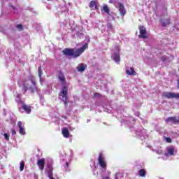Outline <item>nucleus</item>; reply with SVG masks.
I'll return each mask as SVG.
<instances>
[{"label":"nucleus","instance_id":"obj_1","mask_svg":"<svg viewBox=\"0 0 179 179\" xmlns=\"http://www.w3.org/2000/svg\"><path fill=\"white\" fill-rule=\"evenodd\" d=\"M87 47V43H85L81 48H78L76 52L73 49L66 48L63 50V54L64 55L72 57L73 58H78V57H80V55L85 52V50H86Z\"/></svg>","mask_w":179,"mask_h":179},{"label":"nucleus","instance_id":"obj_2","mask_svg":"<svg viewBox=\"0 0 179 179\" xmlns=\"http://www.w3.org/2000/svg\"><path fill=\"white\" fill-rule=\"evenodd\" d=\"M19 86L23 87V90L27 92V90H31V92H34L36 89V81L34 80H27L26 81H18Z\"/></svg>","mask_w":179,"mask_h":179},{"label":"nucleus","instance_id":"obj_3","mask_svg":"<svg viewBox=\"0 0 179 179\" xmlns=\"http://www.w3.org/2000/svg\"><path fill=\"white\" fill-rule=\"evenodd\" d=\"M71 160L72 158L69 156H66V153H63L60 155L61 164L63 166L66 171H68Z\"/></svg>","mask_w":179,"mask_h":179},{"label":"nucleus","instance_id":"obj_4","mask_svg":"<svg viewBox=\"0 0 179 179\" xmlns=\"http://www.w3.org/2000/svg\"><path fill=\"white\" fill-rule=\"evenodd\" d=\"M59 99L64 103V105L68 104V88L66 87H63L60 94L59 95Z\"/></svg>","mask_w":179,"mask_h":179},{"label":"nucleus","instance_id":"obj_5","mask_svg":"<svg viewBox=\"0 0 179 179\" xmlns=\"http://www.w3.org/2000/svg\"><path fill=\"white\" fill-rule=\"evenodd\" d=\"M52 159L49 158L47 159V168L45 171V174L49 177L50 179H55L52 177Z\"/></svg>","mask_w":179,"mask_h":179},{"label":"nucleus","instance_id":"obj_6","mask_svg":"<svg viewBox=\"0 0 179 179\" xmlns=\"http://www.w3.org/2000/svg\"><path fill=\"white\" fill-rule=\"evenodd\" d=\"M98 163L101 167V171H106L107 170V162H106V158H104V155L103 153H100L98 157Z\"/></svg>","mask_w":179,"mask_h":179},{"label":"nucleus","instance_id":"obj_7","mask_svg":"<svg viewBox=\"0 0 179 179\" xmlns=\"http://www.w3.org/2000/svg\"><path fill=\"white\" fill-rule=\"evenodd\" d=\"M112 59L115 61L116 64H120L121 61V57L120 56V47L117 46L113 51Z\"/></svg>","mask_w":179,"mask_h":179},{"label":"nucleus","instance_id":"obj_8","mask_svg":"<svg viewBox=\"0 0 179 179\" xmlns=\"http://www.w3.org/2000/svg\"><path fill=\"white\" fill-rule=\"evenodd\" d=\"M101 12H104L107 15H108V17L109 20H114L115 19V14L113 13H110V8H108V6L106 4H103L101 8Z\"/></svg>","mask_w":179,"mask_h":179},{"label":"nucleus","instance_id":"obj_9","mask_svg":"<svg viewBox=\"0 0 179 179\" xmlns=\"http://www.w3.org/2000/svg\"><path fill=\"white\" fill-rule=\"evenodd\" d=\"M136 135H138L141 137V139H146L148 138V134H146V130L145 129H140L139 130H135Z\"/></svg>","mask_w":179,"mask_h":179},{"label":"nucleus","instance_id":"obj_10","mask_svg":"<svg viewBox=\"0 0 179 179\" xmlns=\"http://www.w3.org/2000/svg\"><path fill=\"white\" fill-rule=\"evenodd\" d=\"M164 97L166 99H179V93H174V92H164L162 94Z\"/></svg>","mask_w":179,"mask_h":179},{"label":"nucleus","instance_id":"obj_11","mask_svg":"<svg viewBox=\"0 0 179 179\" xmlns=\"http://www.w3.org/2000/svg\"><path fill=\"white\" fill-rule=\"evenodd\" d=\"M115 6L120 11L121 16H125V15L127 14V10H125V7L124 6V5L121 3H119Z\"/></svg>","mask_w":179,"mask_h":179},{"label":"nucleus","instance_id":"obj_12","mask_svg":"<svg viewBox=\"0 0 179 179\" xmlns=\"http://www.w3.org/2000/svg\"><path fill=\"white\" fill-rule=\"evenodd\" d=\"M166 122H172L173 124H179V117H170L165 120Z\"/></svg>","mask_w":179,"mask_h":179},{"label":"nucleus","instance_id":"obj_13","mask_svg":"<svg viewBox=\"0 0 179 179\" xmlns=\"http://www.w3.org/2000/svg\"><path fill=\"white\" fill-rule=\"evenodd\" d=\"M90 8L92 10H96V9H98L99 8V1L94 0L91 1L90 3Z\"/></svg>","mask_w":179,"mask_h":179},{"label":"nucleus","instance_id":"obj_14","mask_svg":"<svg viewBox=\"0 0 179 179\" xmlns=\"http://www.w3.org/2000/svg\"><path fill=\"white\" fill-rule=\"evenodd\" d=\"M139 30H140V35L139 37L141 38H146V28H145L143 26L139 27Z\"/></svg>","mask_w":179,"mask_h":179},{"label":"nucleus","instance_id":"obj_15","mask_svg":"<svg viewBox=\"0 0 179 179\" xmlns=\"http://www.w3.org/2000/svg\"><path fill=\"white\" fill-rule=\"evenodd\" d=\"M17 127L19 128V132L20 135H26V131L24 130V125L22 124L21 121H19L17 122Z\"/></svg>","mask_w":179,"mask_h":179},{"label":"nucleus","instance_id":"obj_16","mask_svg":"<svg viewBox=\"0 0 179 179\" xmlns=\"http://www.w3.org/2000/svg\"><path fill=\"white\" fill-rule=\"evenodd\" d=\"M175 148L173 146H169L166 148V152L165 156H173L174 155Z\"/></svg>","mask_w":179,"mask_h":179},{"label":"nucleus","instance_id":"obj_17","mask_svg":"<svg viewBox=\"0 0 179 179\" xmlns=\"http://www.w3.org/2000/svg\"><path fill=\"white\" fill-rule=\"evenodd\" d=\"M45 163V159L44 158H42L38 161L37 164L40 170H44Z\"/></svg>","mask_w":179,"mask_h":179},{"label":"nucleus","instance_id":"obj_18","mask_svg":"<svg viewBox=\"0 0 179 179\" xmlns=\"http://www.w3.org/2000/svg\"><path fill=\"white\" fill-rule=\"evenodd\" d=\"M85 70H86V64H80L77 66V71L78 72H85Z\"/></svg>","mask_w":179,"mask_h":179},{"label":"nucleus","instance_id":"obj_19","mask_svg":"<svg viewBox=\"0 0 179 179\" xmlns=\"http://www.w3.org/2000/svg\"><path fill=\"white\" fill-rule=\"evenodd\" d=\"M126 73L129 76H134V75H136V73L135 72V69H134V68L131 67V68L127 69Z\"/></svg>","mask_w":179,"mask_h":179},{"label":"nucleus","instance_id":"obj_20","mask_svg":"<svg viewBox=\"0 0 179 179\" xmlns=\"http://www.w3.org/2000/svg\"><path fill=\"white\" fill-rule=\"evenodd\" d=\"M62 134L64 138H69V130H68L66 128H63L62 129Z\"/></svg>","mask_w":179,"mask_h":179},{"label":"nucleus","instance_id":"obj_21","mask_svg":"<svg viewBox=\"0 0 179 179\" xmlns=\"http://www.w3.org/2000/svg\"><path fill=\"white\" fill-rule=\"evenodd\" d=\"M38 76L40 78V83H41V85H43V83L44 82V80H43V78H41V76L43 75V71H41V66L38 67Z\"/></svg>","mask_w":179,"mask_h":179},{"label":"nucleus","instance_id":"obj_22","mask_svg":"<svg viewBox=\"0 0 179 179\" xmlns=\"http://www.w3.org/2000/svg\"><path fill=\"white\" fill-rule=\"evenodd\" d=\"M58 78H59V80H60L62 85H65V76H64V73H59Z\"/></svg>","mask_w":179,"mask_h":179},{"label":"nucleus","instance_id":"obj_23","mask_svg":"<svg viewBox=\"0 0 179 179\" xmlns=\"http://www.w3.org/2000/svg\"><path fill=\"white\" fill-rule=\"evenodd\" d=\"M22 108L24 110H25L27 114H30V113H31V108H30V106L27 105H22Z\"/></svg>","mask_w":179,"mask_h":179},{"label":"nucleus","instance_id":"obj_24","mask_svg":"<svg viewBox=\"0 0 179 179\" xmlns=\"http://www.w3.org/2000/svg\"><path fill=\"white\" fill-rule=\"evenodd\" d=\"M162 24L163 27H166V26H169V24H170V20L169 19L162 20Z\"/></svg>","mask_w":179,"mask_h":179},{"label":"nucleus","instance_id":"obj_25","mask_svg":"<svg viewBox=\"0 0 179 179\" xmlns=\"http://www.w3.org/2000/svg\"><path fill=\"white\" fill-rule=\"evenodd\" d=\"M138 176L140 177H146V171L145 169H140L138 171Z\"/></svg>","mask_w":179,"mask_h":179},{"label":"nucleus","instance_id":"obj_26","mask_svg":"<svg viewBox=\"0 0 179 179\" xmlns=\"http://www.w3.org/2000/svg\"><path fill=\"white\" fill-rule=\"evenodd\" d=\"M21 97H22V94H17L15 96V101L18 103V104H20V103H22V99H20Z\"/></svg>","mask_w":179,"mask_h":179},{"label":"nucleus","instance_id":"obj_27","mask_svg":"<svg viewBox=\"0 0 179 179\" xmlns=\"http://www.w3.org/2000/svg\"><path fill=\"white\" fill-rule=\"evenodd\" d=\"M20 171H23L24 170V161H21L20 163Z\"/></svg>","mask_w":179,"mask_h":179},{"label":"nucleus","instance_id":"obj_28","mask_svg":"<svg viewBox=\"0 0 179 179\" xmlns=\"http://www.w3.org/2000/svg\"><path fill=\"white\" fill-rule=\"evenodd\" d=\"M106 173V171H101V177L102 179H110V176H104V173Z\"/></svg>","mask_w":179,"mask_h":179},{"label":"nucleus","instance_id":"obj_29","mask_svg":"<svg viewBox=\"0 0 179 179\" xmlns=\"http://www.w3.org/2000/svg\"><path fill=\"white\" fill-rule=\"evenodd\" d=\"M165 141H166V142H167V143H171V142H173V141L171 140V138H169V137L165 138Z\"/></svg>","mask_w":179,"mask_h":179},{"label":"nucleus","instance_id":"obj_30","mask_svg":"<svg viewBox=\"0 0 179 179\" xmlns=\"http://www.w3.org/2000/svg\"><path fill=\"white\" fill-rule=\"evenodd\" d=\"M16 28L17 29V30H23V26H22V24H17L16 26Z\"/></svg>","mask_w":179,"mask_h":179},{"label":"nucleus","instance_id":"obj_31","mask_svg":"<svg viewBox=\"0 0 179 179\" xmlns=\"http://www.w3.org/2000/svg\"><path fill=\"white\" fill-rule=\"evenodd\" d=\"M3 136L6 141H9V136L7 134H3Z\"/></svg>","mask_w":179,"mask_h":179},{"label":"nucleus","instance_id":"obj_32","mask_svg":"<svg viewBox=\"0 0 179 179\" xmlns=\"http://www.w3.org/2000/svg\"><path fill=\"white\" fill-rule=\"evenodd\" d=\"M68 10V8L66 6H64L62 8V12H66Z\"/></svg>","mask_w":179,"mask_h":179},{"label":"nucleus","instance_id":"obj_33","mask_svg":"<svg viewBox=\"0 0 179 179\" xmlns=\"http://www.w3.org/2000/svg\"><path fill=\"white\" fill-rule=\"evenodd\" d=\"M11 132H12V135H16V130L15 129H12Z\"/></svg>","mask_w":179,"mask_h":179},{"label":"nucleus","instance_id":"obj_34","mask_svg":"<svg viewBox=\"0 0 179 179\" xmlns=\"http://www.w3.org/2000/svg\"><path fill=\"white\" fill-rule=\"evenodd\" d=\"M118 176H120V173H116L115 176V179H119V177Z\"/></svg>","mask_w":179,"mask_h":179},{"label":"nucleus","instance_id":"obj_35","mask_svg":"<svg viewBox=\"0 0 179 179\" xmlns=\"http://www.w3.org/2000/svg\"><path fill=\"white\" fill-rule=\"evenodd\" d=\"M94 96L95 97H99V96H100V94H99V93H94Z\"/></svg>","mask_w":179,"mask_h":179},{"label":"nucleus","instance_id":"obj_36","mask_svg":"<svg viewBox=\"0 0 179 179\" xmlns=\"http://www.w3.org/2000/svg\"><path fill=\"white\" fill-rule=\"evenodd\" d=\"M69 128L70 131H73V129H75V128L71 126H69Z\"/></svg>","mask_w":179,"mask_h":179},{"label":"nucleus","instance_id":"obj_37","mask_svg":"<svg viewBox=\"0 0 179 179\" xmlns=\"http://www.w3.org/2000/svg\"><path fill=\"white\" fill-rule=\"evenodd\" d=\"M135 119H134L133 117H129V121H134Z\"/></svg>","mask_w":179,"mask_h":179},{"label":"nucleus","instance_id":"obj_38","mask_svg":"<svg viewBox=\"0 0 179 179\" xmlns=\"http://www.w3.org/2000/svg\"><path fill=\"white\" fill-rule=\"evenodd\" d=\"M157 153H158L159 155H160V154L162 153V150H160V151H157Z\"/></svg>","mask_w":179,"mask_h":179},{"label":"nucleus","instance_id":"obj_39","mask_svg":"<svg viewBox=\"0 0 179 179\" xmlns=\"http://www.w3.org/2000/svg\"><path fill=\"white\" fill-rule=\"evenodd\" d=\"M108 27L111 28V27H113V25H111V24H109L108 25Z\"/></svg>","mask_w":179,"mask_h":179},{"label":"nucleus","instance_id":"obj_40","mask_svg":"<svg viewBox=\"0 0 179 179\" xmlns=\"http://www.w3.org/2000/svg\"><path fill=\"white\" fill-rule=\"evenodd\" d=\"M136 115H137V117H139V112H136Z\"/></svg>","mask_w":179,"mask_h":179},{"label":"nucleus","instance_id":"obj_41","mask_svg":"<svg viewBox=\"0 0 179 179\" xmlns=\"http://www.w3.org/2000/svg\"><path fill=\"white\" fill-rule=\"evenodd\" d=\"M0 32L3 33V30L0 29Z\"/></svg>","mask_w":179,"mask_h":179},{"label":"nucleus","instance_id":"obj_42","mask_svg":"<svg viewBox=\"0 0 179 179\" xmlns=\"http://www.w3.org/2000/svg\"><path fill=\"white\" fill-rule=\"evenodd\" d=\"M109 2L111 3L113 2V0H110Z\"/></svg>","mask_w":179,"mask_h":179},{"label":"nucleus","instance_id":"obj_43","mask_svg":"<svg viewBox=\"0 0 179 179\" xmlns=\"http://www.w3.org/2000/svg\"><path fill=\"white\" fill-rule=\"evenodd\" d=\"M108 173L111 174V172L108 171Z\"/></svg>","mask_w":179,"mask_h":179},{"label":"nucleus","instance_id":"obj_44","mask_svg":"<svg viewBox=\"0 0 179 179\" xmlns=\"http://www.w3.org/2000/svg\"><path fill=\"white\" fill-rule=\"evenodd\" d=\"M163 61H166V59H163Z\"/></svg>","mask_w":179,"mask_h":179},{"label":"nucleus","instance_id":"obj_45","mask_svg":"<svg viewBox=\"0 0 179 179\" xmlns=\"http://www.w3.org/2000/svg\"><path fill=\"white\" fill-rule=\"evenodd\" d=\"M162 179H163V178H162Z\"/></svg>","mask_w":179,"mask_h":179}]
</instances>
